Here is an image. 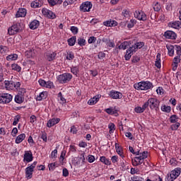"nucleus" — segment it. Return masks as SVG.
<instances>
[{
  "label": "nucleus",
  "mask_w": 181,
  "mask_h": 181,
  "mask_svg": "<svg viewBox=\"0 0 181 181\" xmlns=\"http://www.w3.org/2000/svg\"><path fill=\"white\" fill-rule=\"evenodd\" d=\"M32 160H33V154L32 153V151H25L23 162H27V163H29L30 162H32Z\"/></svg>",
  "instance_id": "obj_12"
},
{
  "label": "nucleus",
  "mask_w": 181,
  "mask_h": 181,
  "mask_svg": "<svg viewBox=\"0 0 181 181\" xmlns=\"http://www.w3.org/2000/svg\"><path fill=\"white\" fill-rule=\"evenodd\" d=\"M111 161L112 163H117L118 162V156H112L111 157Z\"/></svg>",
  "instance_id": "obj_62"
},
{
  "label": "nucleus",
  "mask_w": 181,
  "mask_h": 181,
  "mask_svg": "<svg viewBox=\"0 0 181 181\" xmlns=\"http://www.w3.org/2000/svg\"><path fill=\"white\" fill-rule=\"evenodd\" d=\"M14 101L17 104H22V103H23V101H25V97L17 94L14 98Z\"/></svg>",
  "instance_id": "obj_25"
},
{
  "label": "nucleus",
  "mask_w": 181,
  "mask_h": 181,
  "mask_svg": "<svg viewBox=\"0 0 181 181\" xmlns=\"http://www.w3.org/2000/svg\"><path fill=\"white\" fill-rule=\"evenodd\" d=\"M49 158H51V159H56V158H57V149H54L52 151Z\"/></svg>",
  "instance_id": "obj_48"
},
{
  "label": "nucleus",
  "mask_w": 181,
  "mask_h": 181,
  "mask_svg": "<svg viewBox=\"0 0 181 181\" xmlns=\"http://www.w3.org/2000/svg\"><path fill=\"white\" fill-rule=\"evenodd\" d=\"M94 160H95V157H94V156L89 155L88 156V162H89V163H93V162H94Z\"/></svg>",
  "instance_id": "obj_58"
},
{
  "label": "nucleus",
  "mask_w": 181,
  "mask_h": 181,
  "mask_svg": "<svg viewBox=\"0 0 181 181\" xmlns=\"http://www.w3.org/2000/svg\"><path fill=\"white\" fill-rule=\"evenodd\" d=\"M125 163H127V160H125L124 158L121 160L120 162V166L122 168V170H127V166L125 165Z\"/></svg>",
  "instance_id": "obj_52"
},
{
  "label": "nucleus",
  "mask_w": 181,
  "mask_h": 181,
  "mask_svg": "<svg viewBox=\"0 0 181 181\" xmlns=\"http://www.w3.org/2000/svg\"><path fill=\"white\" fill-rule=\"evenodd\" d=\"M47 97V93L46 92H41L40 95L37 97V101H42V100L46 99Z\"/></svg>",
  "instance_id": "obj_28"
},
{
  "label": "nucleus",
  "mask_w": 181,
  "mask_h": 181,
  "mask_svg": "<svg viewBox=\"0 0 181 181\" xmlns=\"http://www.w3.org/2000/svg\"><path fill=\"white\" fill-rule=\"evenodd\" d=\"M175 50L177 56H181V47L180 45H175Z\"/></svg>",
  "instance_id": "obj_51"
},
{
  "label": "nucleus",
  "mask_w": 181,
  "mask_h": 181,
  "mask_svg": "<svg viewBox=\"0 0 181 181\" xmlns=\"http://www.w3.org/2000/svg\"><path fill=\"white\" fill-rule=\"evenodd\" d=\"M134 16L136 19H138L139 21H142L143 22H145V21L148 19V17H146V14L142 11H136L134 13Z\"/></svg>",
  "instance_id": "obj_9"
},
{
  "label": "nucleus",
  "mask_w": 181,
  "mask_h": 181,
  "mask_svg": "<svg viewBox=\"0 0 181 181\" xmlns=\"http://www.w3.org/2000/svg\"><path fill=\"white\" fill-rule=\"evenodd\" d=\"M26 93V89L24 88H19L18 90V95H22L24 97L25 94Z\"/></svg>",
  "instance_id": "obj_53"
},
{
  "label": "nucleus",
  "mask_w": 181,
  "mask_h": 181,
  "mask_svg": "<svg viewBox=\"0 0 181 181\" xmlns=\"http://www.w3.org/2000/svg\"><path fill=\"white\" fill-rule=\"evenodd\" d=\"M48 168H49V170L53 172V170H54V169H56V163H52L49 164Z\"/></svg>",
  "instance_id": "obj_59"
},
{
  "label": "nucleus",
  "mask_w": 181,
  "mask_h": 181,
  "mask_svg": "<svg viewBox=\"0 0 181 181\" xmlns=\"http://www.w3.org/2000/svg\"><path fill=\"white\" fill-rule=\"evenodd\" d=\"M146 104V107H149L151 110H155V111H158L159 110V105L160 104V102L159 100L155 98H149L147 102L145 103Z\"/></svg>",
  "instance_id": "obj_2"
},
{
  "label": "nucleus",
  "mask_w": 181,
  "mask_h": 181,
  "mask_svg": "<svg viewBox=\"0 0 181 181\" xmlns=\"http://www.w3.org/2000/svg\"><path fill=\"white\" fill-rule=\"evenodd\" d=\"M78 45L81 47L86 46V39L83 37H79L78 39Z\"/></svg>",
  "instance_id": "obj_41"
},
{
  "label": "nucleus",
  "mask_w": 181,
  "mask_h": 181,
  "mask_svg": "<svg viewBox=\"0 0 181 181\" xmlns=\"http://www.w3.org/2000/svg\"><path fill=\"white\" fill-rule=\"evenodd\" d=\"M76 2V0H65L63 2V6L64 8H66V6H69V5H73Z\"/></svg>",
  "instance_id": "obj_37"
},
{
  "label": "nucleus",
  "mask_w": 181,
  "mask_h": 181,
  "mask_svg": "<svg viewBox=\"0 0 181 181\" xmlns=\"http://www.w3.org/2000/svg\"><path fill=\"white\" fill-rule=\"evenodd\" d=\"M100 98H101V95H97L95 97L90 98L88 101V104H89V105H94V104H97V103H98V100H100Z\"/></svg>",
  "instance_id": "obj_18"
},
{
  "label": "nucleus",
  "mask_w": 181,
  "mask_h": 181,
  "mask_svg": "<svg viewBox=\"0 0 181 181\" xmlns=\"http://www.w3.org/2000/svg\"><path fill=\"white\" fill-rule=\"evenodd\" d=\"M71 31L74 35H77L78 33V28L76 26H71Z\"/></svg>",
  "instance_id": "obj_55"
},
{
  "label": "nucleus",
  "mask_w": 181,
  "mask_h": 181,
  "mask_svg": "<svg viewBox=\"0 0 181 181\" xmlns=\"http://www.w3.org/2000/svg\"><path fill=\"white\" fill-rule=\"evenodd\" d=\"M58 98H59L60 104H66V103H67L66 98H64V97H63V94L62 93V92H59L58 93Z\"/></svg>",
  "instance_id": "obj_33"
},
{
  "label": "nucleus",
  "mask_w": 181,
  "mask_h": 181,
  "mask_svg": "<svg viewBox=\"0 0 181 181\" xmlns=\"http://www.w3.org/2000/svg\"><path fill=\"white\" fill-rule=\"evenodd\" d=\"M97 40V37H94V36H91L89 37V39L88 40V43H89V45H91V43H95V42Z\"/></svg>",
  "instance_id": "obj_57"
},
{
  "label": "nucleus",
  "mask_w": 181,
  "mask_h": 181,
  "mask_svg": "<svg viewBox=\"0 0 181 181\" xmlns=\"http://www.w3.org/2000/svg\"><path fill=\"white\" fill-rule=\"evenodd\" d=\"M7 51H8V47L0 45V53L1 54H5V53H6Z\"/></svg>",
  "instance_id": "obj_44"
},
{
  "label": "nucleus",
  "mask_w": 181,
  "mask_h": 181,
  "mask_svg": "<svg viewBox=\"0 0 181 181\" xmlns=\"http://www.w3.org/2000/svg\"><path fill=\"white\" fill-rule=\"evenodd\" d=\"M177 119H179V117H177L176 115H173L170 117V122H171V124L177 122Z\"/></svg>",
  "instance_id": "obj_36"
},
{
  "label": "nucleus",
  "mask_w": 181,
  "mask_h": 181,
  "mask_svg": "<svg viewBox=\"0 0 181 181\" xmlns=\"http://www.w3.org/2000/svg\"><path fill=\"white\" fill-rule=\"evenodd\" d=\"M29 26L30 29L35 30V29H37L40 26V22L37 20H34L30 23Z\"/></svg>",
  "instance_id": "obj_20"
},
{
  "label": "nucleus",
  "mask_w": 181,
  "mask_h": 181,
  "mask_svg": "<svg viewBox=\"0 0 181 181\" xmlns=\"http://www.w3.org/2000/svg\"><path fill=\"white\" fill-rule=\"evenodd\" d=\"M155 66H156V67H157V69H160V67H161V64H160V53L157 54Z\"/></svg>",
  "instance_id": "obj_29"
},
{
  "label": "nucleus",
  "mask_w": 181,
  "mask_h": 181,
  "mask_svg": "<svg viewBox=\"0 0 181 181\" xmlns=\"http://www.w3.org/2000/svg\"><path fill=\"white\" fill-rule=\"evenodd\" d=\"M136 49L137 48L135 47V45H132V47H129V48L127 49L126 54L124 55L125 60H129L131 57H132L134 53L136 52Z\"/></svg>",
  "instance_id": "obj_8"
},
{
  "label": "nucleus",
  "mask_w": 181,
  "mask_h": 181,
  "mask_svg": "<svg viewBox=\"0 0 181 181\" xmlns=\"http://www.w3.org/2000/svg\"><path fill=\"white\" fill-rule=\"evenodd\" d=\"M146 104L144 103L142 107H136L134 108V111L135 112H136L137 114H141L142 112H144V111H145V110H146L148 107H146Z\"/></svg>",
  "instance_id": "obj_24"
},
{
  "label": "nucleus",
  "mask_w": 181,
  "mask_h": 181,
  "mask_svg": "<svg viewBox=\"0 0 181 181\" xmlns=\"http://www.w3.org/2000/svg\"><path fill=\"white\" fill-rule=\"evenodd\" d=\"M109 95L114 100H119L122 97V94L120 92L115 90H111Z\"/></svg>",
  "instance_id": "obj_14"
},
{
  "label": "nucleus",
  "mask_w": 181,
  "mask_h": 181,
  "mask_svg": "<svg viewBox=\"0 0 181 181\" xmlns=\"http://www.w3.org/2000/svg\"><path fill=\"white\" fill-rule=\"evenodd\" d=\"M71 78H73V75L69 73L62 74L58 77V80L62 84H66V83H69Z\"/></svg>",
  "instance_id": "obj_7"
},
{
  "label": "nucleus",
  "mask_w": 181,
  "mask_h": 181,
  "mask_svg": "<svg viewBox=\"0 0 181 181\" xmlns=\"http://www.w3.org/2000/svg\"><path fill=\"white\" fill-rule=\"evenodd\" d=\"M26 138V134H21L18 135L16 139V144H21V142H23V140Z\"/></svg>",
  "instance_id": "obj_27"
},
{
  "label": "nucleus",
  "mask_w": 181,
  "mask_h": 181,
  "mask_svg": "<svg viewBox=\"0 0 181 181\" xmlns=\"http://www.w3.org/2000/svg\"><path fill=\"white\" fill-rule=\"evenodd\" d=\"M77 127L76 126H71L70 132H71L72 134H77Z\"/></svg>",
  "instance_id": "obj_63"
},
{
  "label": "nucleus",
  "mask_w": 181,
  "mask_h": 181,
  "mask_svg": "<svg viewBox=\"0 0 181 181\" xmlns=\"http://www.w3.org/2000/svg\"><path fill=\"white\" fill-rule=\"evenodd\" d=\"M135 90H151L153 87V84L149 81H141L134 85Z\"/></svg>",
  "instance_id": "obj_1"
},
{
  "label": "nucleus",
  "mask_w": 181,
  "mask_h": 181,
  "mask_svg": "<svg viewBox=\"0 0 181 181\" xmlns=\"http://www.w3.org/2000/svg\"><path fill=\"white\" fill-rule=\"evenodd\" d=\"M26 13V8H19L16 14V18H25Z\"/></svg>",
  "instance_id": "obj_17"
},
{
  "label": "nucleus",
  "mask_w": 181,
  "mask_h": 181,
  "mask_svg": "<svg viewBox=\"0 0 181 181\" xmlns=\"http://www.w3.org/2000/svg\"><path fill=\"white\" fill-rule=\"evenodd\" d=\"M170 28H173L174 29H179L181 28V21H175L169 24Z\"/></svg>",
  "instance_id": "obj_26"
},
{
  "label": "nucleus",
  "mask_w": 181,
  "mask_h": 181,
  "mask_svg": "<svg viewBox=\"0 0 181 181\" xmlns=\"http://www.w3.org/2000/svg\"><path fill=\"white\" fill-rule=\"evenodd\" d=\"M78 71H80L78 66H74L71 69V72L73 73L75 76H77Z\"/></svg>",
  "instance_id": "obj_43"
},
{
  "label": "nucleus",
  "mask_w": 181,
  "mask_h": 181,
  "mask_svg": "<svg viewBox=\"0 0 181 181\" xmlns=\"http://www.w3.org/2000/svg\"><path fill=\"white\" fill-rule=\"evenodd\" d=\"M141 60V57H138V56H134L132 59V63H138L139 62H140Z\"/></svg>",
  "instance_id": "obj_56"
},
{
  "label": "nucleus",
  "mask_w": 181,
  "mask_h": 181,
  "mask_svg": "<svg viewBox=\"0 0 181 181\" xmlns=\"http://www.w3.org/2000/svg\"><path fill=\"white\" fill-rule=\"evenodd\" d=\"M18 59V54H10L6 57V60L9 62V60H17Z\"/></svg>",
  "instance_id": "obj_38"
},
{
  "label": "nucleus",
  "mask_w": 181,
  "mask_h": 181,
  "mask_svg": "<svg viewBox=\"0 0 181 181\" xmlns=\"http://www.w3.org/2000/svg\"><path fill=\"white\" fill-rule=\"evenodd\" d=\"M23 24H21V23H16V24H13L11 28H8V35H16V33L22 32V30H23Z\"/></svg>",
  "instance_id": "obj_3"
},
{
  "label": "nucleus",
  "mask_w": 181,
  "mask_h": 181,
  "mask_svg": "<svg viewBox=\"0 0 181 181\" xmlns=\"http://www.w3.org/2000/svg\"><path fill=\"white\" fill-rule=\"evenodd\" d=\"M4 85L6 90H18L21 87L20 82H13V81H5Z\"/></svg>",
  "instance_id": "obj_5"
},
{
  "label": "nucleus",
  "mask_w": 181,
  "mask_h": 181,
  "mask_svg": "<svg viewBox=\"0 0 181 181\" xmlns=\"http://www.w3.org/2000/svg\"><path fill=\"white\" fill-rule=\"evenodd\" d=\"M47 2L49 6H56V0H47Z\"/></svg>",
  "instance_id": "obj_64"
},
{
  "label": "nucleus",
  "mask_w": 181,
  "mask_h": 181,
  "mask_svg": "<svg viewBox=\"0 0 181 181\" xmlns=\"http://www.w3.org/2000/svg\"><path fill=\"white\" fill-rule=\"evenodd\" d=\"M42 6V4L39 2V1L35 0L31 3V8H40Z\"/></svg>",
  "instance_id": "obj_35"
},
{
  "label": "nucleus",
  "mask_w": 181,
  "mask_h": 181,
  "mask_svg": "<svg viewBox=\"0 0 181 181\" xmlns=\"http://www.w3.org/2000/svg\"><path fill=\"white\" fill-rule=\"evenodd\" d=\"M56 56H57V54H56V52L46 53V59L48 62H53V60L56 59Z\"/></svg>",
  "instance_id": "obj_19"
},
{
  "label": "nucleus",
  "mask_w": 181,
  "mask_h": 181,
  "mask_svg": "<svg viewBox=\"0 0 181 181\" xmlns=\"http://www.w3.org/2000/svg\"><path fill=\"white\" fill-rule=\"evenodd\" d=\"M166 47L168 50V56L173 57L175 54V45H167Z\"/></svg>",
  "instance_id": "obj_23"
},
{
  "label": "nucleus",
  "mask_w": 181,
  "mask_h": 181,
  "mask_svg": "<svg viewBox=\"0 0 181 181\" xmlns=\"http://www.w3.org/2000/svg\"><path fill=\"white\" fill-rule=\"evenodd\" d=\"M161 111H163V112H170L171 107L170 106H166V105H164L161 107Z\"/></svg>",
  "instance_id": "obj_40"
},
{
  "label": "nucleus",
  "mask_w": 181,
  "mask_h": 181,
  "mask_svg": "<svg viewBox=\"0 0 181 181\" xmlns=\"http://www.w3.org/2000/svg\"><path fill=\"white\" fill-rule=\"evenodd\" d=\"M173 63H175V64H179V63H180V56L177 55V57H174Z\"/></svg>",
  "instance_id": "obj_61"
},
{
  "label": "nucleus",
  "mask_w": 181,
  "mask_h": 181,
  "mask_svg": "<svg viewBox=\"0 0 181 181\" xmlns=\"http://www.w3.org/2000/svg\"><path fill=\"white\" fill-rule=\"evenodd\" d=\"M40 138L44 142H47V134H46V132H43Z\"/></svg>",
  "instance_id": "obj_60"
},
{
  "label": "nucleus",
  "mask_w": 181,
  "mask_h": 181,
  "mask_svg": "<svg viewBox=\"0 0 181 181\" xmlns=\"http://www.w3.org/2000/svg\"><path fill=\"white\" fill-rule=\"evenodd\" d=\"M59 122H60V119L57 118H52L50 119L47 124V127H48V128H52V127H54V125H56V124H59Z\"/></svg>",
  "instance_id": "obj_15"
},
{
  "label": "nucleus",
  "mask_w": 181,
  "mask_h": 181,
  "mask_svg": "<svg viewBox=\"0 0 181 181\" xmlns=\"http://www.w3.org/2000/svg\"><path fill=\"white\" fill-rule=\"evenodd\" d=\"M181 173V168H177L174 170H172L170 175L165 178V181H173L175 179H177Z\"/></svg>",
  "instance_id": "obj_4"
},
{
  "label": "nucleus",
  "mask_w": 181,
  "mask_h": 181,
  "mask_svg": "<svg viewBox=\"0 0 181 181\" xmlns=\"http://www.w3.org/2000/svg\"><path fill=\"white\" fill-rule=\"evenodd\" d=\"M100 162H102V163H104L105 165H111V161L110 160V159L106 158L105 156H101L100 158Z\"/></svg>",
  "instance_id": "obj_30"
},
{
  "label": "nucleus",
  "mask_w": 181,
  "mask_h": 181,
  "mask_svg": "<svg viewBox=\"0 0 181 181\" xmlns=\"http://www.w3.org/2000/svg\"><path fill=\"white\" fill-rule=\"evenodd\" d=\"M122 15L124 18H129V10L128 9H123Z\"/></svg>",
  "instance_id": "obj_54"
},
{
  "label": "nucleus",
  "mask_w": 181,
  "mask_h": 181,
  "mask_svg": "<svg viewBox=\"0 0 181 181\" xmlns=\"http://www.w3.org/2000/svg\"><path fill=\"white\" fill-rule=\"evenodd\" d=\"M13 96L9 93H0V104H9Z\"/></svg>",
  "instance_id": "obj_6"
},
{
  "label": "nucleus",
  "mask_w": 181,
  "mask_h": 181,
  "mask_svg": "<svg viewBox=\"0 0 181 181\" xmlns=\"http://www.w3.org/2000/svg\"><path fill=\"white\" fill-rule=\"evenodd\" d=\"M33 176V168L31 167H28L25 168V177L26 179H32Z\"/></svg>",
  "instance_id": "obj_16"
},
{
  "label": "nucleus",
  "mask_w": 181,
  "mask_h": 181,
  "mask_svg": "<svg viewBox=\"0 0 181 181\" xmlns=\"http://www.w3.org/2000/svg\"><path fill=\"white\" fill-rule=\"evenodd\" d=\"M76 39H77L76 36H73L71 38L68 39L69 46H74V45H76Z\"/></svg>",
  "instance_id": "obj_34"
},
{
  "label": "nucleus",
  "mask_w": 181,
  "mask_h": 181,
  "mask_svg": "<svg viewBox=\"0 0 181 181\" xmlns=\"http://www.w3.org/2000/svg\"><path fill=\"white\" fill-rule=\"evenodd\" d=\"M148 158V151H144L139 156L135 157L136 160H145Z\"/></svg>",
  "instance_id": "obj_22"
},
{
  "label": "nucleus",
  "mask_w": 181,
  "mask_h": 181,
  "mask_svg": "<svg viewBox=\"0 0 181 181\" xmlns=\"http://www.w3.org/2000/svg\"><path fill=\"white\" fill-rule=\"evenodd\" d=\"M153 10L155 12H159L160 11V4H159V2L154 3Z\"/></svg>",
  "instance_id": "obj_46"
},
{
  "label": "nucleus",
  "mask_w": 181,
  "mask_h": 181,
  "mask_svg": "<svg viewBox=\"0 0 181 181\" xmlns=\"http://www.w3.org/2000/svg\"><path fill=\"white\" fill-rule=\"evenodd\" d=\"M42 15L46 16V18H49V19H54V18H56V14L47 8H42Z\"/></svg>",
  "instance_id": "obj_11"
},
{
  "label": "nucleus",
  "mask_w": 181,
  "mask_h": 181,
  "mask_svg": "<svg viewBox=\"0 0 181 181\" xmlns=\"http://www.w3.org/2000/svg\"><path fill=\"white\" fill-rule=\"evenodd\" d=\"M164 36L166 39H171L172 40H176L177 35L176 33L172 30H167L164 33Z\"/></svg>",
  "instance_id": "obj_13"
},
{
  "label": "nucleus",
  "mask_w": 181,
  "mask_h": 181,
  "mask_svg": "<svg viewBox=\"0 0 181 181\" xmlns=\"http://www.w3.org/2000/svg\"><path fill=\"white\" fill-rule=\"evenodd\" d=\"M116 151L117 153H118V155L120 156V158H122V159H124V158H125V156H124V152L122 151V148H121L120 146H116Z\"/></svg>",
  "instance_id": "obj_32"
},
{
  "label": "nucleus",
  "mask_w": 181,
  "mask_h": 181,
  "mask_svg": "<svg viewBox=\"0 0 181 181\" xmlns=\"http://www.w3.org/2000/svg\"><path fill=\"white\" fill-rule=\"evenodd\" d=\"M180 127V124L179 122H175V124L171 125L172 131H176Z\"/></svg>",
  "instance_id": "obj_50"
},
{
  "label": "nucleus",
  "mask_w": 181,
  "mask_h": 181,
  "mask_svg": "<svg viewBox=\"0 0 181 181\" xmlns=\"http://www.w3.org/2000/svg\"><path fill=\"white\" fill-rule=\"evenodd\" d=\"M127 47H128V42H124L119 46V49H122L123 50L127 49Z\"/></svg>",
  "instance_id": "obj_49"
},
{
  "label": "nucleus",
  "mask_w": 181,
  "mask_h": 181,
  "mask_svg": "<svg viewBox=\"0 0 181 181\" xmlns=\"http://www.w3.org/2000/svg\"><path fill=\"white\" fill-rule=\"evenodd\" d=\"M134 46H135L136 49H142V47H144L145 46V42H136L134 44Z\"/></svg>",
  "instance_id": "obj_42"
},
{
  "label": "nucleus",
  "mask_w": 181,
  "mask_h": 181,
  "mask_svg": "<svg viewBox=\"0 0 181 181\" xmlns=\"http://www.w3.org/2000/svg\"><path fill=\"white\" fill-rule=\"evenodd\" d=\"M93 8V4L90 1H86L80 6V11L81 12H90Z\"/></svg>",
  "instance_id": "obj_10"
},
{
  "label": "nucleus",
  "mask_w": 181,
  "mask_h": 181,
  "mask_svg": "<svg viewBox=\"0 0 181 181\" xmlns=\"http://www.w3.org/2000/svg\"><path fill=\"white\" fill-rule=\"evenodd\" d=\"M108 128L110 129L109 133L114 134V132L115 131V124H114V123H111L109 124Z\"/></svg>",
  "instance_id": "obj_45"
},
{
  "label": "nucleus",
  "mask_w": 181,
  "mask_h": 181,
  "mask_svg": "<svg viewBox=\"0 0 181 181\" xmlns=\"http://www.w3.org/2000/svg\"><path fill=\"white\" fill-rule=\"evenodd\" d=\"M103 25L104 26L112 27L117 26L118 25V23L114 20H108L107 21L103 22Z\"/></svg>",
  "instance_id": "obj_21"
},
{
  "label": "nucleus",
  "mask_w": 181,
  "mask_h": 181,
  "mask_svg": "<svg viewBox=\"0 0 181 181\" xmlns=\"http://www.w3.org/2000/svg\"><path fill=\"white\" fill-rule=\"evenodd\" d=\"M105 112H107V114H109L110 115H115V114H117V110L112 107L105 109Z\"/></svg>",
  "instance_id": "obj_31"
},
{
  "label": "nucleus",
  "mask_w": 181,
  "mask_h": 181,
  "mask_svg": "<svg viewBox=\"0 0 181 181\" xmlns=\"http://www.w3.org/2000/svg\"><path fill=\"white\" fill-rule=\"evenodd\" d=\"M74 59V53L73 52H67L66 60H73Z\"/></svg>",
  "instance_id": "obj_47"
},
{
  "label": "nucleus",
  "mask_w": 181,
  "mask_h": 181,
  "mask_svg": "<svg viewBox=\"0 0 181 181\" xmlns=\"http://www.w3.org/2000/svg\"><path fill=\"white\" fill-rule=\"evenodd\" d=\"M11 69L12 70H14L15 71H21L22 70V68L21 66L18 65V64H11Z\"/></svg>",
  "instance_id": "obj_39"
}]
</instances>
